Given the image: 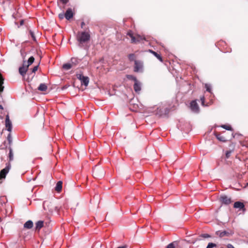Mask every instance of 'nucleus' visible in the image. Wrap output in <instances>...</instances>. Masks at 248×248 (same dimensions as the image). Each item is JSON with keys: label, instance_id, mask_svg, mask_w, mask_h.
<instances>
[{"label": "nucleus", "instance_id": "obj_25", "mask_svg": "<svg viewBox=\"0 0 248 248\" xmlns=\"http://www.w3.org/2000/svg\"><path fill=\"white\" fill-rule=\"evenodd\" d=\"M126 78L129 79L133 80L134 82H135L136 80H138L137 78L133 75H126Z\"/></svg>", "mask_w": 248, "mask_h": 248}, {"label": "nucleus", "instance_id": "obj_46", "mask_svg": "<svg viewBox=\"0 0 248 248\" xmlns=\"http://www.w3.org/2000/svg\"><path fill=\"white\" fill-rule=\"evenodd\" d=\"M0 109H3V106L1 105H0Z\"/></svg>", "mask_w": 248, "mask_h": 248}, {"label": "nucleus", "instance_id": "obj_40", "mask_svg": "<svg viewBox=\"0 0 248 248\" xmlns=\"http://www.w3.org/2000/svg\"><path fill=\"white\" fill-rule=\"evenodd\" d=\"M38 65L35 66L32 69V72L35 73L38 69Z\"/></svg>", "mask_w": 248, "mask_h": 248}, {"label": "nucleus", "instance_id": "obj_35", "mask_svg": "<svg viewBox=\"0 0 248 248\" xmlns=\"http://www.w3.org/2000/svg\"><path fill=\"white\" fill-rule=\"evenodd\" d=\"M221 127L222 128H223L224 129H226V130H231V127L229 125H222L221 126Z\"/></svg>", "mask_w": 248, "mask_h": 248}, {"label": "nucleus", "instance_id": "obj_1", "mask_svg": "<svg viewBox=\"0 0 248 248\" xmlns=\"http://www.w3.org/2000/svg\"><path fill=\"white\" fill-rule=\"evenodd\" d=\"M90 38L91 36L89 32H78L77 36V39L78 42V46L80 47H84V44L89 41Z\"/></svg>", "mask_w": 248, "mask_h": 248}, {"label": "nucleus", "instance_id": "obj_27", "mask_svg": "<svg viewBox=\"0 0 248 248\" xmlns=\"http://www.w3.org/2000/svg\"><path fill=\"white\" fill-rule=\"evenodd\" d=\"M175 242H173L167 246L166 248H175Z\"/></svg>", "mask_w": 248, "mask_h": 248}, {"label": "nucleus", "instance_id": "obj_19", "mask_svg": "<svg viewBox=\"0 0 248 248\" xmlns=\"http://www.w3.org/2000/svg\"><path fill=\"white\" fill-rule=\"evenodd\" d=\"M47 89V87L46 84L44 83H41L40 84L39 86L38 87V89L41 91H46Z\"/></svg>", "mask_w": 248, "mask_h": 248}, {"label": "nucleus", "instance_id": "obj_12", "mask_svg": "<svg viewBox=\"0 0 248 248\" xmlns=\"http://www.w3.org/2000/svg\"><path fill=\"white\" fill-rule=\"evenodd\" d=\"M167 111L168 110L166 109H163V108H157L155 114L159 116H162L164 114H166Z\"/></svg>", "mask_w": 248, "mask_h": 248}, {"label": "nucleus", "instance_id": "obj_41", "mask_svg": "<svg viewBox=\"0 0 248 248\" xmlns=\"http://www.w3.org/2000/svg\"><path fill=\"white\" fill-rule=\"evenodd\" d=\"M127 35L129 36L131 38L134 36L131 31H129L127 32Z\"/></svg>", "mask_w": 248, "mask_h": 248}, {"label": "nucleus", "instance_id": "obj_15", "mask_svg": "<svg viewBox=\"0 0 248 248\" xmlns=\"http://www.w3.org/2000/svg\"><path fill=\"white\" fill-rule=\"evenodd\" d=\"M33 222L31 220H28L24 224V227L30 229L33 227Z\"/></svg>", "mask_w": 248, "mask_h": 248}, {"label": "nucleus", "instance_id": "obj_21", "mask_svg": "<svg viewBox=\"0 0 248 248\" xmlns=\"http://www.w3.org/2000/svg\"><path fill=\"white\" fill-rule=\"evenodd\" d=\"M9 162H11L14 159V154L13 152L12 149L11 147H9Z\"/></svg>", "mask_w": 248, "mask_h": 248}, {"label": "nucleus", "instance_id": "obj_7", "mask_svg": "<svg viewBox=\"0 0 248 248\" xmlns=\"http://www.w3.org/2000/svg\"><path fill=\"white\" fill-rule=\"evenodd\" d=\"M28 69V67L26 66V61H24L23 65L19 68V72L21 76H24L26 75Z\"/></svg>", "mask_w": 248, "mask_h": 248}, {"label": "nucleus", "instance_id": "obj_10", "mask_svg": "<svg viewBox=\"0 0 248 248\" xmlns=\"http://www.w3.org/2000/svg\"><path fill=\"white\" fill-rule=\"evenodd\" d=\"M134 82H135L134 84V91L136 93H139L141 90V84L139 80H136Z\"/></svg>", "mask_w": 248, "mask_h": 248}, {"label": "nucleus", "instance_id": "obj_36", "mask_svg": "<svg viewBox=\"0 0 248 248\" xmlns=\"http://www.w3.org/2000/svg\"><path fill=\"white\" fill-rule=\"evenodd\" d=\"M136 38H137V40L138 42H140V40L145 39V38L144 37H142L141 36L139 35H138L137 36Z\"/></svg>", "mask_w": 248, "mask_h": 248}, {"label": "nucleus", "instance_id": "obj_24", "mask_svg": "<svg viewBox=\"0 0 248 248\" xmlns=\"http://www.w3.org/2000/svg\"><path fill=\"white\" fill-rule=\"evenodd\" d=\"M72 64L71 63H65L62 65V68L66 70H69L72 67Z\"/></svg>", "mask_w": 248, "mask_h": 248}, {"label": "nucleus", "instance_id": "obj_43", "mask_svg": "<svg viewBox=\"0 0 248 248\" xmlns=\"http://www.w3.org/2000/svg\"><path fill=\"white\" fill-rule=\"evenodd\" d=\"M60 1L63 3V4H66L68 2V0H60Z\"/></svg>", "mask_w": 248, "mask_h": 248}, {"label": "nucleus", "instance_id": "obj_4", "mask_svg": "<svg viewBox=\"0 0 248 248\" xmlns=\"http://www.w3.org/2000/svg\"><path fill=\"white\" fill-rule=\"evenodd\" d=\"M143 62L140 61H135L134 71L135 72H142L143 71Z\"/></svg>", "mask_w": 248, "mask_h": 248}, {"label": "nucleus", "instance_id": "obj_29", "mask_svg": "<svg viewBox=\"0 0 248 248\" xmlns=\"http://www.w3.org/2000/svg\"><path fill=\"white\" fill-rule=\"evenodd\" d=\"M205 88H206V91L211 93V85L208 84H205Z\"/></svg>", "mask_w": 248, "mask_h": 248}, {"label": "nucleus", "instance_id": "obj_11", "mask_svg": "<svg viewBox=\"0 0 248 248\" xmlns=\"http://www.w3.org/2000/svg\"><path fill=\"white\" fill-rule=\"evenodd\" d=\"M73 16V13L71 8H68L65 13V17L66 19L69 20L72 18Z\"/></svg>", "mask_w": 248, "mask_h": 248}, {"label": "nucleus", "instance_id": "obj_17", "mask_svg": "<svg viewBox=\"0 0 248 248\" xmlns=\"http://www.w3.org/2000/svg\"><path fill=\"white\" fill-rule=\"evenodd\" d=\"M44 222L40 220L37 221L35 224V228L36 230H39L41 228L43 227Z\"/></svg>", "mask_w": 248, "mask_h": 248}, {"label": "nucleus", "instance_id": "obj_30", "mask_svg": "<svg viewBox=\"0 0 248 248\" xmlns=\"http://www.w3.org/2000/svg\"><path fill=\"white\" fill-rule=\"evenodd\" d=\"M216 246L217 245L216 244L213 243H209L208 244L206 248H213L214 247H216Z\"/></svg>", "mask_w": 248, "mask_h": 248}, {"label": "nucleus", "instance_id": "obj_44", "mask_svg": "<svg viewBox=\"0 0 248 248\" xmlns=\"http://www.w3.org/2000/svg\"><path fill=\"white\" fill-rule=\"evenodd\" d=\"M85 25L84 22L82 21L81 23V28H83L84 26Z\"/></svg>", "mask_w": 248, "mask_h": 248}, {"label": "nucleus", "instance_id": "obj_14", "mask_svg": "<svg viewBox=\"0 0 248 248\" xmlns=\"http://www.w3.org/2000/svg\"><path fill=\"white\" fill-rule=\"evenodd\" d=\"M216 234L217 235H218L220 237H223L225 236H229L230 234L228 232L225 231L222 232H221L220 231H217Z\"/></svg>", "mask_w": 248, "mask_h": 248}, {"label": "nucleus", "instance_id": "obj_37", "mask_svg": "<svg viewBox=\"0 0 248 248\" xmlns=\"http://www.w3.org/2000/svg\"><path fill=\"white\" fill-rule=\"evenodd\" d=\"M200 236L202 238H209L210 237V235H209L208 234H207V233L202 234L200 235Z\"/></svg>", "mask_w": 248, "mask_h": 248}, {"label": "nucleus", "instance_id": "obj_18", "mask_svg": "<svg viewBox=\"0 0 248 248\" xmlns=\"http://www.w3.org/2000/svg\"><path fill=\"white\" fill-rule=\"evenodd\" d=\"M150 52L152 53L157 59H158L160 62H162V58L161 56L159 55L158 53H157L156 52L152 50H149Z\"/></svg>", "mask_w": 248, "mask_h": 248}, {"label": "nucleus", "instance_id": "obj_9", "mask_svg": "<svg viewBox=\"0 0 248 248\" xmlns=\"http://www.w3.org/2000/svg\"><path fill=\"white\" fill-rule=\"evenodd\" d=\"M220 201L223 204L226 205L229 204L232 202L231 199L226 195L221 196Z\"/></svg>", "mask_w": 248, "mask_h": 248}, {"label": "nucleus", "instance_id": "obj_33", "mask_svg": "<svg viewBox=\"0 0 248 248\" xmlns=\"http://www.w3.org/2000/svg\"><path fill=\"white\" fill-rule=\"evenodd\" d=\"M200 100H201V102H202V106H204H204H207V105H205L204 104L205 98H204V96H202L201 97V98H200Z\"/></svg>", "mask_w": 248, "mask_h": 248}, {"label": "nucleus", "instance_id": "obj_22", "mask_svg": "<svg viewBox=\"0 0 248 248\" xmlns=\"http://www.w3.org/2000/svg\"><path fill=\"white\" fill-rule=\"evenodd\" d=\"M79 60L77 58H72L71 59V63L73 65H76L78 62Z\"/></svg>", "mask_w": 248, "mask_h": 248}, {"label": "nucleus", "instance_id": "obj_42", "mask_svg": "<svg viewBox=\"0 0 248 248\" xmlns=\"http://www.w3.org/2000/svg\"><path fill=\"white\" fill-rule=\"evenodd\" d=\"M227 248H234V247L232 246V245L231 244H229L227 245Z\"/></svg>", "mask_w": 248, "mask_h": 248}, {"label": "nucleus", "instance_id": "obj_3", "mask_svg": "<svg viewBox=\"0 0 248 248\" xmlns=\"http://www.w3.org/2000/svg\"><path fill=\"white\" fill-rule=\"evenodd\" d=\"M77 78L80 80L82 85L85 86H87L89 82V78L88 77L84 76L81 73H78L76 74Z\"/></svg>", "mask_w": 248, "mask_h": 248}, {"label": "nucleus", "instance_id": "obj_45", "mask_svg": "<svg viewBox=\"0 0 248 248\" xmlns=\"http://www.w3.org/2000/svg\"><path fill=\"white\" fill-rule=\"evenodd\" d=\"M126 248V246H121V247H119L117 248Z\"/></svg>", "mask_w": 248, "mask_h": 248}, {"label": "nucleus", "instance_id": "obj_8", "mask_svg": "<svg viewBox=\"0 0 248 248\" xmlns=\"http://www.w3.org/2000/svg\"><path fill=\"white\" fill-rule=\"evenodd\" d=\"M5 127L8 131L11 132L12 129V124L10 120L9 116L8 115L6 116L5 118Z\"/></svg>", "mask_w": 248, "mask_h": 248}, {"label": "nucleus", "instance_id": "obj_39", "mask_svg": "<svg viewBox=\"0 0 248 248\" xmlns=\"http://www.w3.org/2000/svg\"><path fill=\"white\" fill-rule=\"evenodd\" d=\"M65 17V14L63 13H61L59 14V17L60 19H63Z\"/></svg>", "mask_w": 248, "mask_h": 248}, {"label": "nucleus", "instance_id": "obj_48", "mask_svg": "<svg viewBox=\"0 0 248 248\" xmlns=\"http://www.w3.org/2000/svg\"><path fill=\"white\" fill-rule=\"evenodd\" d=\"M247 185H248V183L247 184Z\"/></svg>", "mask_w": 248, "mask_h": 248}, {"label": "nucleus", "instance_id": "obj_38", "mask_svg": "<svg viewBox=\"0 0 248 248\" xmlns=\"http://www.w3.org/2000/svg\"><path fill=\"white\" fill-rule=\"evenodd\" d=\"M131 38V43H136L137 42V38L135 37V36H132V37Z\"/></svg>", "mask_w": 248, "mask_h": 248}, {"label": "nucleus", "instance_id": "obj_28", "mask_svg": "<svg viewBox=\"0 0 248 248\" xmlns=\"http://www.w3.org/2000/svg\"><path fill=\"white\" fill-rule=\"evenodd\" d=\"M128 59L130 61H135V55L134 54H130L128 55Z\"/></svg>", "mask_w": 248, "mask_h": 248}, {"label": "nucleus", "instance_id": "obj_32", "mask_svg": "<svg viewBox=\"0 0 248 248\" xmlns=\"http://www.w3.org/2000/svg\"><path fill=\"white\" fill-rule=\"evenodd\" d=\"M232 153V151L231 150L226 151V154H225L226 158H229Z\"/></svg>", "mask_w": 248, "mask_h": 248}, {"label": "nucleus", "instance_id": "obj_6", "mask_svg": "<svg viewBox=\"0 0 248 248\" xmlns=\"http://www.w3.org/2000/svg\"><path fill=\"white\" fill-rule=\"evenodd\" d=\"M190 108L195 113H199L200 108L196 100H193L190 103Z\"/></svg>", "mask_w": 248, "mask_h": 248}, {"label": "nucleus", "instance_id": "obj_34", "mask_svg": "<svg viewBox=\"0 0 248 248\" xmlns=\"http://www.w3.org/2000/svg\"><path fill=\"white\" fill-rule=\"evenodd\" d=\"M7 140H8L9 144H11V142H12V136L10 133H9L7 136Z\"/></svg>", "mask_w": 248, "mask_h": 248}, {"label": "nucleus", "instance_id": "obj_23", "mask_svg": "<svg viewBox=\"0 0 248 248\" xmlns=\"http://www.w3.org/2000/svg\"><path fill=\"white\" fill-rule=\"evenodd\" d=\"M3 80H4V79L0 75V94L3 91L4 87L2 86V84H3Z\"/></svg>", "mask_w": 248, "mask_h": 248}, {"label": "nucleus", "instance_id": "obj_13", "mask_svg": "<svg viewBox=\"0 0 248 248\" xmlns=\"http://www.w3.org/2000/svg\"><path fill=\"white\" fill-rule=\"evenodd\" d=\"M233 207L235 208H239L240 209H245V205L244 203L240 202H234Z\"/></svg>", "mask_w": 248, "mask_h": 248}, {"label": "nucleus", "instance_id": "obj_5", "mask_svg": "<svg viewBox=\"0 0 248 248\" xmlns=\"http://www.w3.org/2000/svg\"><path fill=\"white\" fill-rule=\"evenodd\" d=\"M11 168V164L10 163L6 164V166L5 168L1 170L0 171V179L5 178L6 174L8 173Z\"/></svg>", "mask_w": 248, "mask_h": 248}, {"label": "nucleus", "instance_id": "obj_2", "mask_svg": "<svg viewBox=\"0 0 248 248\" xmlns=\"http://www.w3.org/2000/svg\"><path fill=\"white\" fill-rule=\"evenodd\" d=\"M105 174L104 170L103 168H98L96 166L93 170V175L94 177L100 178L104 176Z\"/></svg>", "mask_w": 248, "mask_h": 248}, {"label": "nucleus", "instance_id": "obj_20", "mask_svg": "<svg viewBox=\"0 0 248 248\" xmlns=\"http://www.w3.org/2000/svg\"><path fill=\"white\" fill-rule=\"evenodd\" d=\"M34 61V58L33 56H31L29 58L28 61L26 62V66L28 67L31 65Z\"/></svg>", "mask_w": 248, "mask_h": 248}, {"label": "nucleus", "instance_id": "obj_26", "mask_svg": "<svg viewBox=\"0 0 248 248\" xmlns=\"http://www.w3.org/2000/svg\"><path fill=\"white\" fill-rule=\"evenodd\" d=\"M216 137L220 141H225L226 140L225 138L223 136H221V135H220L219 134V135H217L216 136Z\"/></svg>", "mask_w": 248, "mask_h": 248}, {"label": "nucleus", "instance_id": "obj_31", "mask_svg": "<svg viewBox=\"0 0 248 248\" xmlns=\"http://www.w3.org/2000/svg\"><path fill=\"white\" fill-rule=\"evenodd\" d=\"M29 32H30V34L31 36V37L32 38V39L34 41H36V38H35V36L34 32L32 31H31V30H30L29 31Z\"/></svg>", "mask_w": 248, "mask_h": 248}, {"label": "nucleus", "instance_id": "obj_47", "mask_svg": "<svg viewBox=\"0 0 248 248\" xmlns=\"http://www.w3.org/2000/svg\"><path fill=\"white\" fill-rule=\"evenodd\" d=\"M23 23H24L23 20H21V21H20V25H23Z\"/></svg>", "mask_w": 248, "mask_h": 248}, {"label": "nucleus", "instance_id": "obj_16", "mask_svg": "<svg viewBox=\"0 0 248 248\" xmlns=\"http://www.w3.org/2000/svg\"><path fill=\"white\" fill-rule=\"evenodd\" d=\"M62 181H60L58 182L55 187V190L57 192H60L61 191L62 189Z\"/></svg>", "mask_w": 248, "mask_h": 248}]
</instances>
